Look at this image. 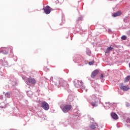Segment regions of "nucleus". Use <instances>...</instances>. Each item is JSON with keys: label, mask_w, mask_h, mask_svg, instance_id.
I'll use <instances>...</instances> for the list:
<instances>
[{"label": "nucleus", "mask_w": 130, "mask_h": 130, "mask_svg": "<svg viewBox=\"0 0 130 130\" xmlns=\"http://www.w3.org/2000/svg\"><path fill=\"white\" fill-rule=\"evenodd\" d=\"M44 11V13L46 14V15H48L50 14V12H51V8L49 7V6H47L46 8L43 9Z\"/></svg>", "instance_id": "3"}, {"label": "nucleus", "mask_w": 130, "mask_h": 130, "mask_svg": "<svg viewBox=\"0 0 130 130\" xmlns=\"http://www.w3.org/2000/svg\"><path fill=\"white\" fill-rule=\"evenodd\" d=\"M71 109H72V105H67L63 108L62 111L67 113V112H69Z\"/></svg>", "instance_id": "1"}, {"label": "nucleus", "mask_w": 130, "mask_h": 130, "mask_svg": "<svg viewBox=\"0 0 130 130\" xmlns=\"http://www.w3.org/2000/svg\"><path fill=\"white\" fill-rule=\"evenodd\" d=\"M113 49V47H109L105 51V53H109Z\"/></svg>", "instance_id": "10"}, {"label": "nucleus", "mask_w": 130, "mask_h": 130, "mask_svg": "<svg viewBox=\"0 0 130 130\" xmlns=\"http://www.w3.org/2000/svg\"><path fill=\"white\" fill-rule=\"evenodd\" d=\"M5 96H6V97H7V98H10L11 97V95H10V92H7L5 94Z\"/></svg>", "instance_id": "12"}, {"label": "nucleus", "mask_w": 130, "mask_h": 130, "mask_svg": "<svg viewBox=\"0 0 130 130\" xmlns=\"http://www.w3.org/2000/svg\"><path fill=\"white\" fill-rule=\"evenodd\" d=\"M121 38L122 40H126V36H122Z\"/></svg>", "instance_id": "13"}, {"label": "nucleus", "mask_w": 130, "mask_h": 130, "mask_svg": "<svg viewBox=\"0 0 130 130\" xmlns=\"http://www.w3.org/2000/svg\"><path fill=\"white\" fill-rule=\"evenodd\" d=\"M89 127L91 128V129H95V127H98V124H97V123H93L89 126Z\"/></svg>", "instance_id": "7"}, {"label": "nucleus", "mask_w": 130, "mask_h": 130, "mask_svg": "<svg viewBox=\"0 0 130 130\" xmlns=\"http://www.w3.org/2000/svg\"><path fill=\"white\" fill-rule=\"evenodd\" d=\"M120 88L123 91H127V90H129L128 85H123V83L120 84Z\"/></svg>", "instance_id": "2"}, {"label": "nucleus", "mask_w": 130, "mask_h": 130, "mask_svg": "<svg viewBox=\"0 0 130 130\" xmlns=\"http://www.w3.org/2000/svg\"><path fill=\"white\" fill-rule=\"evenodd\" d=\"M27 81L29 84H32V85H35L36 84V80L33 78H29L27 79Z\"/></svg>", "instance_id": "5"}, {"label": "nucleus", "mask_w": 130, "mask_h": 130, "mask_svg": "<svg viewBox=\"0 0 130 130\" xmlns=\"http://www.w3.org/2000/svg\"><path fill=\"white\" fill-rule=\"evenodd\" d=\"M127 35L130 36V30L127 32Z\"/></svg>", "instance_id": "18"}, {"label": "nucleus", "mask_w": 130, "mask_h": 130, "mask_svg": "<svg viewBox=\"0 0 130 130\" xmlns=\"http://www.w3.org/2000/svg\"><path fill=\"white\" fill-rule=\"evenodd\" d=\"M121 15V11H118L116 13H114L113 14L112 16L114 17V18H115L116 17H118V16H120Z\"/></svg>", "instance_id": "8"}, {"label": "nucleus", "mask_w": 130, "mask_h": 130, "mask_svg": "<svg viewBox=\"0 0 130 130\" xmlns=\"http://www.w3.org/2000/svg\"><path fill=\"white\" fill-rule=\"evenodd\" d=\"M88 55H90L91 54V52H89L88 54H87Z\"/></svg>", "instance_id": "19"}, {"label": "nucleus", "mask_w": 130, "mask_h": 130, "mask_svg": "<svg viewBox=\"0 0 130 130\" xmlns=\"http://www.w3.org/2000/svg\"><path fill=\"white\" fill-rule=\"evenodd\" d=\"M130 80V76H127L126 77H125L124 79L125 83H126L127 82H128Z\"/></svg>", "instance_id": "11"}, {"label": "nucleus", "mask_w": 130, "mask_h": 130, "mask_svg": "<svg viewBox=\"0 0 130 130\" xmlns=\"http://www.w3.org/2000/svg\"><path fill=\"white\" fill-rule=\"evenodd\" d=\"M93 63H94V62L93 61H90L89 62V66H92V64H93Z\"/></svg>", "instance_id": "15"}, {"label": "nucleus", "mask_w": 130, "mask_h": 130, "mask_svg": "<svg viewBox=\"0 0 130 130\" xmlns=\"http://www.w3.org/2000/svg\"><path fill=\"white\" fill-rule=\"evenodd\" d=\"M78 82L80 83L81 85H83V81H82V80L78 81Z\"/></svg>", "instance_id": "17"}, {"label": "nucleus", "mask_w": 130, "mask_h": 130, "mask_svg": "<svg viewBox=\"0 0 130 130\" xmlns=\"http://www.w3.org/2000/svg\"><path fill=\"white\" fill-rule=\"evenodd\" d=\"M91 105L94 107H96V106H97V104H96V103H91Z\"/></svg>", "instance_id": "14"}, {"label": "nucleus", "mask_w": 130, "mask_h": 130, "mask_svg": "<svg viewBox=\"0 0 130 130\" xmlns=\"http://www.w3.org/2000/svg\"><path fill=\"white\" fill-rule=\"evenodd\" d=\"M8 53V52H6L4 54H7Z\"/></svg>", "instance_id": "20"}, {"label": "nucleus", "mask_w": 130, "mask_h": 130, "mask_svg": "<svg viewBox=\"0 0 130 130\" xmlns=\"http://www.w3.org/2000/svg\"><path fill=\"white\" fill-rule=\"evenodd\" d=\"M99 73V71L98 70H95L93 72H92L91 77L92 78H94L97 75H98V73Z\"/></svg>", "instance_id": "6"}, {"label": "nucleus", "mask_w": 130, "mask_h": 130, "mask_svg": "<svg viewBox=\"0 0 130 130\" xmlns=\"http://www.w3.org/2000/svg\"><path fill=\"white\" fill-rule=\"evenodd\" d=\"M111 117L113 119L116 120V119H118V116L116 113H113L111 114Z\"/></svg>", "instance_id": "9"}, {"label": "nucleus", "mask_w": 130, "mask_h": 130, "mask_svg": "<svg viewBox=\"0 0 130 130\" xmlns=\"http://www.w3.org/2000/svg\"><path fill=\"white\" fill-rule=\"evenodd\" d=\"M42 107L45 110H48L49 109V105L46 102H43L42 103Z\"/></svg>", "instance_id": "4"}, {"label": "nucleus", "mask_w": 130, "mask_h": 130, "mask_svg": "<svg viewBox=\"0 0 130 130\" xmlns=\"http://www.w3.org/2000/svg\"><path fill=\"white\" fill-rule=\"evenodd\" d=\"M103 74H102L101 75V78H100V79H101V80H102V79H103Z\"/></svg>", "instance_id": "16"}]
</instances>
